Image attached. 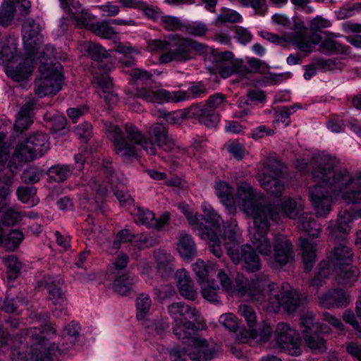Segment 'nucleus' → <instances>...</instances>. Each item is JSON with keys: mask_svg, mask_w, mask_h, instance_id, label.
Masks as SVG:
<instances>
[{"mask_svg": "<svg viewBox=\"0 0 361 361\" xmlns=\"http://www.w3.org/2000/svg\"><path fill=\"white\" fill-rule=\"evenodd\" d=\"M6 154L3 153L0 155V183L3 185L0 188V213L10 203L9 196L11 195V185L13 177V169L6 167L5 161Z\"/></svg>", "mask_w": 361, "mask_h": 361, "instance_id": "aec40b11", "label": "nucleus"}, {"mask_svg": "<svg viewBox=\"0 0 361 361\" xmlns=\"http://www.w3.org/2000/svg\"><path fill=\"white\" fill-rule=\"evenodd\" d=\"M192 269L198 279L200 284L212 280L217 271V268L214 264H207L202 259L196 261L192 265Z\"/></svg>", "mask_w": 361, "mask_h": 361, "instance_id": "c9c22d12", "label": "nucleus"}, {"mask_svg": "<svg viewBox=\"0 0 361 361\" xmlns=\"http://www.w3.org/2000/svg\"><path fill=\"white\" fill-rule=\"evenodd\" d=\"M216 71L218 74L223 78H227L233 74H237L241 78H246L251 73L249 68L243 64L242 60H224L217 62Z\"/></svg>", "mask_w": 361, "mask_h": 361, "instance_id": "a878e982", "label": "nucleus"}, {"mask_svg": "<svg viewBox=\"0 0 361 361\" xmlns=\"http://www.w3.org/2000/svg\"><path fill=\"white\" fill-rule=\"evenodd\" d=\"M89 30L96 35L105 39H112L116 35L114 27L110 26L109 22L106 20L91 24Z\"/></svg>", "mask_w": 361, "mask_h": 361, "instance_id": "49530a36", "label": "nucleus"}, {"mask_svg": "<svg viewBox=\"0 0 361 361\" xmlns=\"http://www.w3.org/2000/svg\"><path fill=\"white\" fill-rule=\"evenodd\" d=\"M235 282V290L238 295L260 303L267 312H277L280 304L276 298L278 286L271 281L268 275L260 274L248 280L243 274H238Z\"/></svg>", "mask_w": 361, "mask_h": 361, "instance_id": "7ed1b4c3", "label": "nucleus"}, {"mask_svg": "<svg viewBox=\"0 0 361 361\" xmlns=\"http://www.w3.org/2000/svg\"><path fill=\"white\" fill-rule=\"evenodd\" d=\"M23 239L24 234L21 231L13 229L6 235L4 234L1 247L6 251L14 252L18 248Z\"/></svg>", "mask_w": 361, "mask_h": 361, "instance_id": "c03bdc74", "label": "nucleus"}, {"mask_svg": "<svg viewBox=\"0 0 361 361\" xmlns=\"http://www.w3.org/2000/svg\"><path fill=\"white\" fill-rule=\"evenodd\" d=\"M318 299L319 305L326 309L346 307L350 302V295L340 288L329 290Z\"/></svg>", "mask_w": 361, "mask_h": 361, "instance_id": "b1692460", "label": "nucleus"}, {"mask_svg": "<svg viewBox=\"0 0 361 361\" xmlns=\"http://www.w3.org/2000/svg\"><path fill=\"white\" fill-rule=\"evenodd\" d=\"M152 301L149 296L147 294H140L136 300L137 314L136 317L137 320H144L151 307Z\"/></svg>", "mask_w": 361, "mask_h": 361, "instance_id": "864d4df0", "label": "nucleus"}, {"mask_svg": "<svg viewBox=\"0 0 361 361\" xmlns=\"http://www.w3.org/2000/svg\"><path fill=\"white\" fill-rule=\"evenodd\" d=\"M188 118L197 120L208 128L215 127L219 123V116L206 104H195L185 110Z\"/></svg>", "mask_w": 361, "mask_h": 361, "instance_id": "412c9836", "label": "nucleus"}, {"mask_svg": "<svg viewBox=\"0 0 361 361\" xmlns=\"http://www.w3.org/2000/svg\"><path fill=\"white\" fill-rule=\"evenodd\" d=\"M274 339L277 345L283 350H287L294 356L301 354L300 338L296 331L286 322H280L277 324Z\"/></svg>", "mask_w": 361, "mask_h": 361, "instance_id": "4468645a", "label": "nucleus"}, {"mask_svg": "<svg viewBox=\"0 0 361 361\" xmlns=\"http://www.w3.org/2000/svg\"><path fill=\"white\" fill-rule=\"evenodd\" d=\"M312 176L318 184L310 188V196L319 216H326L331 209L330 192L348 204L361 201V171L352 177L345 169H335L334 161L329 156L316 159Z\"/></svg>", "mask_w": 361, "mask_h": 361, "instance_id": "f257e3e1", "label": "nucleus"}, {"mask_svg": "<svg viewBox=\"0 0 361 361\" xmlns=\"http://www.w3.org/2000/svg\"><path fill=\"white\" fill-rule=\"evenodd\" d=\"M158 243V239L149 234L141 233L135 235V238L134 239V243L140 249L153 247Z\"/></svg>", "mask_w": 361, "mask_h": 361, "instance_id": "0e129e2a", "label": "nucleus"}, {"mask_svg": "<svg viewBox=\"0 0 361 361\" xmlns=\"http://www.w3.org/2000/svg\"><path fill=\"white\" fill-rule=\"evenodd\" d=\"M269 226L268 216L261 218L257 215L253 221V226L249 230V236L253 245L252 247L263 256H270L274 247L267 237Z\"/></svg>", "mask_w": 361, "mask_h": 361, "instance_id": "9b49d317", "label": "nucleus"}, {"mask_svg": "<svg viewBox=\"0 0 361 361\" xmlns=\"http://www.w3.org/2000/svg\"><path fill=\"white\" fill-rule=\"evenodd\" d=\"M303 338L310 348L320 352H324L326 350V341L316 332L305 334Z\"/></svg>", "mask_w": 361, "mask_h": 361, "instance_id": "6e6d98bb", "label": "nucleus"}, {"mask_svg": "<svg viewBox=\"0 0 361 361\" xmlns=\"http://www.w3.org/2000/svg\"><path fill=\"white\" fill-rule=\"evenodd\" d=\"M93 82L97 85V92L99 96L104 99L108 104L117 102V95L113 92V84L109 77L94 76Z\"/></svg>", "mask_w": 361, "mask_h": 361, "instance_id": "7c9ffc66", "label": "nucleus"}, {"mask_svg": "<svg viewBox=\"0 0 361 361\" xmlns=\"http://www.w3.org/2000/svg\"><path fill=\"white\" fill-rule=\"evenodd\" d=\"M202 286V297L212 302L217 303L219 302V286L213 279L200 284Z\"/></svg>", "mask_w": 361, "mask_h": 361, "instance_id": "09e8293b", "label": "nucleus"}, {"mask_svg": "<svg viewBox=\"0 0 361 361\" xmlns=\"http://www.w3.org/2000/svg\"><path fill=\"white\" fill-rule=\"evenodd\" d=\"M35 194L36 188L35 187H19L17 190L18 199L30 207L37 204L39 202L38 200L36 201L35 200Z\"/></svg>", "mask_w": 361, "mask_h": 361, "instance_id": "4d7b16f0", "label": "nucleus"}, {"mask_svg": "<svg viewBox=\"0 0 361 361\" xmlns=\"http://www.w3.org/2000/svg\"><path fill=\"white\" fill-rule=\"evenodd\" d=\"M61 70L62 66L58 61L42 63L39 66L40 75L35 81V94L40 98L57 94L63 80Z\"/></svg>", "mask_w": 361, "mask_h": 361, "instance_id": "0eeeda50", "label": "nucleus"}, {"mask_svg": "<svg viewBox=\"0 0 361 361\" xmlns=\"http://www.w3.org/2000/svg\"><path fill=\"white\" fill-rule=\"evenodd\" d=\"M35 105V101L30 100L21 107L14 123L16 131L23 133L31 126L32 123V111Z\"/></svg>", "mask_w": 361, "mask_h": 361, "instance_id": "72a5a7b5", "label": "nucleus"}, {"mask_svg": "<svg viewBox=\"0 0 361 361\" xmlns=\"http://www.w3.org/2000/svg\"><path fill=\"white\" fill-rule=\"evenodd\" d=\"M302 259L306 271H310L316 262V245L307 239H301Z\"/></svg>", "mask_w": 361, "mask_h": 361, "instance_id": "ea45409f", "label": "nucleus"}, {"mask_svg": "<svg viewBox=\"0 0 361 361\" xmlns=\"http://www.w3.org/2000/svg\"><path fill=\"white\" fill-rule=\"evenodd\" d=\"M168 312L173 319V332L177 338L184 343L191 341L194 345H204L205 339L195 336L199 328L200 314L196 307L185 304L183 302H173L168 306Z\"/></svg>", "mask_w": 361, "mask_h": 361, "instance_id": "423d86ee", "label": "nucleus"}, {"mask_svg": "<svg viewBox=\"0 0 361 361\" xmlns=\"http://www.w3.org/2000/svg\"><path fill=\"white\" fill-rule=\"evenodd\" d=\"M115 51L122 54L118 60L122 67H132L136 65L134 56L140 54V51L135 47L119 44L116 46Z\"/></svg>", "mask_w": 361, "mask_h": 361, "instance_id": "a19ab883", "label": "nucleus"}, {"mask_svg": "<svg viewBox=\"0 0 361 361\" xmlns=\"http://www.w3.org/2000/svg\"><path fill=\"white\" fill-rule=\"evenodd\" d=\"M282 164L274 158L267 159L258 173V180L261 187L268 193L280 197L285 187L279 179L282 176Z\"/></svg>", "mask_w": 361, "mask_h": 361, "instance_id": "9d476101", "label": "nucleus"}, {"mask_svg": "<svg viewBox=\"0 0 361 361\" xmlns=\"http://www.w3.org/2000/svg\"><path fill=\"white\" fill-rule=\"evenodd\" d=\"M135 221L146 225L148 227L161 229L169 220L170 215L165 212L159 219L155 218L154 214L148 210L137 207L134 213Z\"/></svg>", "mask_w": 361, "mask_h": 361, "instance_id": "cd10ccee", "label": "nucleus"}, {"mask_svg": "<svg viewBox=\"0 0 361 361\" xmlns=\"http://www.w3.org/2000/svg\"><path fill=\"white\" fill-rule=\"evenodd\" d=\"M23 40L27 54L37 56L42 42L40 25L32 18L25 20L23 24Z\"/></svg>", "mask_w": 361, "mask_h": 361, "instance_id": "a211bd4d", "label": "nucleus"}, {"mask_svg": "<svg viewBox=\"0 0 361 361\" xmlns=\"http://www.w3.org/2000/svg\"><path fill=\"white\" fill-rule=\"evenodd\" d=\"M159 25L168 32L182 31L184 23L176 16L164 15L159 18Z\"/></svg>", "mask_w": 361, "mask_h": 361, "instance_id": "8fccbe9b", "label": "nucleus"}, {"mask_svg": "<svg viewBox=\"0 0 361 361\" xmlns=\"http://www.w3.org/2000/svg\"><path fill=\"white\" fill-rule=\"evenodd\" d=\"M202 47L201 43L177 34L169 35L168 39H154L147 42V51L161 54L159 61L162 64L190 61L193 58L194 51H200Z\"/></svg>", "mask_w": 361, "mask_h": 361, "instance_id": "39448f33", "label": "nucleus"}, {"mask_svg": "<svg viewBox=\"0 0 361 361\" xmlns=\"http://www.w3.org/2000/svg\"><path fill=\"white\" fill-rule=\"evenodd\" d=\"M300 324L303 336L312 332H317L319 329L322 331L329 329L328 326L320 325L319 323L316 322L314 315L312 312H306L302 315Z\"/></svg>", "mask_w": 361, "mask_h": 361, "instance_id": "37998d69", "label": "nucleus"}, {"mask_svg": "<svg viewBox=\"0 0 361 361\" xmlns=\"http://www.w3.org/2000/svg\"><path fill=\"white\" fill-rule=\"evenodd\" d=\"M35 58V55L27 54L23 62L19 63L16 66H8L6 69V75L16 82L27 79L34 70Z\"/></svg>", "mask_w": 361, "mask_h": 361, "instance_id": "bb28decb", "label": "nucleus"}, {"mask_svg": "<svg viewBox=\"0 0 361 361\" xmlns=\"http://www.w3.org/2000/svg\"><path fill=\"white\" fill-rule=\"evenodd\" d=\"M298 226L307 234L312 237L319 236L322 228L316 221L312 213L302 212L298 217Z\"/></svg>", "mask_w": 361, "mask_h": 361, "instance_id": "f704fd0d", "label": "nucleus"}, {"mask_svg": "<svg viewBox=\"0 0 361 361\" xmlns=\"http://www.w3.org/2000/svg\"><path fill=\"white\" fill-rule=\"evenodd\" d=\"M303 205L300 202H296L291 197L285 198L281 204L275 208L271 205L273 217L268 216V221L273 219L276 221L279 216L288 217L291 219H298L300 214L303 211Z\"/></svg>", "mask_w": 361, "mask_h": 361, "instance_id": "393cba45", "label": "nucleus"}, {"mask_svg": "<svg viewBox=\"0 0 361 361\" xmlns=\"http://www.w3.org/2000/svg\"><path fill=\"white\" fill-rule=\"evenodd\" d=\"M135 96L148 102L164 104L183 101L187 98V93L181 90L169 92L164 89H159L154 91L147 87H142L137 89Z\"/></svg>", "mask_w": 361, "mask_h": 361, "instance_id": "f3484780", "label": "nucleus"}, {"mask_svg": "<svg viewBox=\"0 0 361 361\" xmlns=\"http://www.w3.org/2000/svg\"><path fill=\"white\" fill-rule=\"evenodd\" d=\"M85 50L87 56L97 62H100L109 56L108 51L97 43L89 42Z\"/></svg>", "mask_w": 361, "mask_h": 361, "instance_id": "5fc2aeb1", "label": "nucleus"}, {"mask_svg": "<svg viewBox=\"0 0 361 361\" xmlns=\"http://www.w3.org/2000/svg\"><path fill=\"white\" fill-rule=\"evenodd\" d=\"M148 135L147 139H153L154 145L164 151H173L176 147L175 140L169 135L168 128L161 123H153L148 130Z\"/></svg>", "mask_w": 361, "mask_h": 361, "instance_id": "4be33fe9", "label": "nucleus"}, {"mask_svg": "<svg viewBox=\"0 0 361 361\" xmlns=\"http://www.w3.org/2000/svg\"><path fill=\"white\" fill-rule=\"evenodd\" d=\"M336 273L335 280L336 282L345 287H350L357 281L360 275L359 269L355 267L345 264L331 268Z\"/></svg>", "mask_w": 361, "mask_h": 361, "instance_id": "c756f323", "label": "nucleus"}, {"mask_svg": "<svg viewBox=\"0 0 361 361\" xmlns=\"http://www.w3.org/2000/svg\"><path fill=\"white\" fill-rule=\"evenodd\" d=\"M18 2L19 0H8L2 4L0 8V25L6 27L11 23L16 13V3Z\"/></svg>", "mask_w": 361, "mask_h": 361, "instance_id": "de8ad7c7", "label": "nucleus"}, {"mask_svg": "<svg viewBox=\"0 0 361 361\" xmlns=\"http://www.w3.org/2000/svg\"><path fill=\"white\" fill-rule=\"evenodd\" d=\"M63 282L61 279L57 281H46L45 288L49 293V300L51 302L62 300L65 298L63 290Z\"/></svg>", "mask_w": 361, "mask_h": 361, "instance_id": "603ef678", "label": "nucleus"}, {"mask_svg": "<svg viewBox=\"0 0 361 361\" xmlns=\"http://www.w3.org/2000/svg\"><path fill=\"white\" fill-rule=\"evenodd\" d=\"M111 276L112 278H114L113 283L114 291L121 295H127L135 283L134 278L130 277L128 274Z\"/></svg>", "mask_w": 361, "mask_h": 361, "instance_id": "58836bf2", "label": "nucleus"}, {"mask_svg": "<svg viewBox=\"0 0 361 361\" xmlns=\"http://www.w3.org/2000/svg\"><path fill=\"white\" fill-rule=\"evenodd\" d=\"M177 250L181 257L187 261H191L197 255L195 243L192 236L186 233H182L177 243Z\"/></svg>", "mask_w": 361, "mask_h": 361, "instance_id": "473e14b6", "label": "nucleus"}, {"mask_svg": "<svg viewBox=\"0 0 361 361\" xmlns=\"http://www.w3.org/2000/svg\"><path fill=\"white\" fill-rule=\"evenodd\" d=\"M228 255L234 264H240L242 269L247 272L255 273L261 269V259L254 247L248 244L240 247H228Z\"/></svg>", "mask_w": 361, "mask_h": 361, "instance_id": "f8f14e48", "label": "nucleus"}, {"mask_svg": "<svg viewBox=\"0 0 361 361\" xmlns=\"http://www.w3.org/2000/svg\"><path fill=\"white\" fill-rule=\"evenodd\" d=\"M20 334L30 338L32 342L31 361H52L54 345L51 346L49 342L44 339L39 329H23Z\"/></svg>", "mask_w": 361, "mask_h": 361, "instance_id": "ddd939ff", "label": "nucleus"}, {"mask_svg": "<svg viewBox=\"0 0 361 361\" xmlns=\"http://www.w3.org/2000/svg\"><path fill=\"white\" fill-rule=\"evenodd\" d=\"M334 243L332 259L331 262L322 261L319 263L317 274L312 280V286H322L324 279L328 277L331 268L349 264L351 261L353 253L352 249L347 245L346 238H338Z\"/></svg>", "mask_w": 361, "mask_h": 361, "instance_id": "1a4fd4ad", "label": "nucleus"}, {"mask_svg": "<svg viewBox=\"0 0 361 361\" xmlns=\"http://www.w3.org/2000/svg\"><path fill=\"white\" fill-rule=\"evenodd\" d=\"M4 135L0 133V155L3 153L6 154L5 165L6 167L13 168L14 169V176L19 166H22L23 163L31 161L38 157V155L34 151L33 148L29 146L30 144L27 143V141L25 140L24 142L18 145L11 160L8 162L10 153L8 149L4 146Z\"/></svg>", "mask_w": 361, "mask_h": 361, "instance_id": "2eb2a0df", "label": "nucleus"}, {"mask_svg": "<svg viewBox=\"0 0 361 361\" xmlns=\"http://www.w3.org/2000/svg\"><path fill=\"white\" fill-rule=\"evenodd\" d=\"M288 37L301 51L307 53L312 51L305 27H296L293 32L288 35Z\"/></svg>", "mask_w": 361, "mask_h": 361, "instance_id": "79ce46f5", "label": "nucleus"}, {"mask_svg": "<svg viewBox=\"0 0 361 361\" xmlns=\"http://www.w3.org/2000/svg\"><path fill=\"white\" fill-rule=\"evenodd\" d=\"M238 313L246 321L250 328L254 327L257 324V315L255 310L250 305L241 304L238 306Z\"/></svg>", "mask_w": 361, "mask_h": 361, "instance_id": "052dcab7", "label": "nucleus"}, {"mask_svg": "<svg viewBox=\"0 0 361 361\" xmlns=\"http://www.w3.org/2000/svg\"><path fill=\"white\" fill-rule=\"evenodd\" d=\"M216 193L221 202L226 207L233 204L234 199L232 188L226 182H219L215 186Z\"/></svg>", "mask_w": 361, "mask_h": 361, "instance_id": "3c124183", "label": "nucleus"}, {"mask_svg": "<svg viewBox=\"0 0 361 361\" xmlns=\"http://www.w3.org/2000/svg\"><path fill=\"white\" fill-rule=\"evenodd\" d=\"M187 344L185 347L180 349L178 347L173 348L170 352V358L171 361H186V355L193 361H205L210 360L214 357V350L212 349H205L207 346V342L204 345H194L192 342L188 341L184 343Z\"/></svg>", "mask_w": 361, "mask_h": 361, "instance_id": "dca6fc26", "label": "nucleus"}, {"mask_svg": "<svg viewBox=\"0 0 361 361\" xmlns=\"http://www.w3.org/2000/svg\"><path fill=\"white\" fill-rule=\"evenodd\" d=\"M237 203L240 209L249 215H252L253 221L259 215L261 218L274 215L270 204H262V195L256 192L247 183H241L237 188Z\"/></svg>", "mask_w": 361, "mask_h": 361, "instance_id": "6e6552de", "label": "nucleus"}, {"mask_svg": "<svg viewBox=\"0 0 361 361\" xmlns=\"http://www.w3.org/2000/svg\"><path fill=\"white\" fill-rule=\"evenodd\" d=\"M273 266L276 268L283 267L294 260V252L291 242L288 238L278 234L274 240Z\"/></svg>", "mask_w": 361, "mask_h": 361, "instance_id": "6ab92c4d", "label": "nucleus"}, {"mask_svg": "<svg viewBox=\"0 0 361 361\" xmlns=\"http://www.w3.org/2000/svg\"><path fill=\"white\" fill-rule=\"evenodd\" d=\"M154 259L158 272L161 276H166L173 271L174 258L170 253L165 250H159L155 252Z\"/></svg>", "mask_w": 361, "mask_h": 361, "instance_id": "e433bc0d", "label": "nucleus"}, {"mask_svg": "<svg viewBox=\"0 0 361 361\" xmlns=\"http://www.w3.org/2000/svg\"><path fill=\"white\" fill-rule=\"evenodd\" d=\"M226 147L228 152L237 160H241L245 154L244 146L238 141L229 142Z\"/></svg>", "mask_w": 361, "mask_h": 361, "instance_id": "774afa93", "label": "nucleus"}, {"mask_svg": "<svg viewBox=\"0 0 361 361\" xmlns=\"http://www.w3.org/2000/svg\"><path fill=\"white\" fill-rule=\"evenodd\" d=\"M183 30L190 35L195 37H202L207 33V26L202 22H192L190 23H184Z\"/></svg>", "mask_w": 361, "mask_h": 361, "instance_id": "680f3d73", "label": "nucleus"}, {"mask_svg": "<svg viewBox=\"0 0 361 361\" xmlns=\"http://www.w3.org/2000/svg\"><path fill=\"white\" fill-rule=\"evenodd\" d=\"M314 66L324 71H331L335 70H342L343 64L338 59H319L315 61Z\"/></svg>", "mask_w": 361, "mask_h": 361, "instance_id": "bf43d9fd", "label": "nucleus"}, {"mask_svg": "<svg viewBox=\"0 0 361 361\" xmlns=\"http://www.w3.org/2000/svg\"><path fill=\"white\" fill-rule=\"evenodd\" d=\"M73 170V169L69 165L56 164L51 166L47 174L50 179L61 183L71 175Z\"/></svg>", "mask_w": 361, "mask_h": 361, "instance_id": "a18cd8bd", "label": "nucleus"}, {"mask_svg": "<svg viewBox=\"0 0 361 361\" xmlns=\"http://www.w3.org/2000/svg\"><path fill=\"white\" fill-rule=\"evenodd\" d=\"M243 18L241 15L235 10L224 8L221 13L217 16L216 21L221 24L230 23H240Z\"/></svg>", "mask_w": 361, "mask_h": 361, "instance_id": "13d9d810", "label": "nucleus"}, {"mask_svg": "<svg viewBox=\"0 0 361 361\" xmlns=\"http://www.w3.org/2000/svg\"><path fill=\"white\" fill-rule=\"evenodd\" d=\"M128 263V257L125 253H121L112 265L109 267V271L110 275H116L126 274L125 268Z\"/></svg>", "mask_w": 361, "mask_h": 361, "instance_id": "e2e57ef3", "label": "nucleus"}, {"mask_svg": "<svg viewBox=\"0 0 361 361\" xmlns=\"http://www.w3.org/2000/svg\"><path fill=\"white\" fill-rule=\"evenodd\" d=\"M279 290L278 289L277 299L279 300V305L277 309V312L279 310L281 307H283L284 311L288 313L295 312L301 304V299L298 293L294 289H290L288 290L281 293L280 296Z\"/></svg>", "mask_w": 361, "mask_h": 361, "instance_id": "2f4dec72", "label": "nucleus"}, {"mask_svg": "<svg viewBox=\"0 0 361 361\" xmlns=\"http://www.w3.org/2000/svg\"><path fill=\"white\" fill-rule=\"evenodd\" d=\"M5 262L8 269V278L11 279H16L21 269V263L14 255L6 258Z\"/></svg>", "mask_w": 361, "mask_h": 361, "instance_id": "69168bd1", "label": "nucleus"}, {"mask_svg": "<svg viewBox=\"0 0 361 361\" xmlns=\"http://www.w3.org/2000/svg\"><path fill=\"white\" fill-rule=\"evenodd\" d=\"M73 20L75 27L78 28H90L91 24L90 22L92 20V15L85 9L80 14L70 18Z\"/></svg>", "mask_w": 361, "mask_h": 361, "instance_id": "338daca9", "label": "nucleus"}, {"mask_svg": "<svg viewBox=\"0 0 361 361\" xmlns=\"http://www.w3.org/2000/svg\"><path fill=\"white\" fill-rule=\"evenodd\" d=\"M125 131L126 137L118 126L110 124L106 129V135L114 144L116 154L126 160L136 158L137 149L135 145H140L148 155L157 154V149L154 142L147 139L134 124L127 123Z\"/></svg>", "mask_w": 361, "mask_h": 361, "instance_id": "20e7f679", "label": "nucleus"}, {"mask_svg": "<svg viewBox=\"0 0 361 361\" xmlns=\"http://www.w3.org/2000/svg\"><path fill=\"white\" fill-rule=\"evenodd\" d=\"M176 279L180 295L185 300L194 301L197 297V292L189 273L183 269L178 270Z\"/></svg>", "mask_w": 361, "mask_h": 361, "instance_id": "c85d7f7f", "label": "nucleus"}, {"mask_svg": "<svg viewBox=\"0 0 361 361\" xmlns=\"http://www.w3.org/2000/svg\"><path fill=\"white\" fill-rule=\"evenodd\" d=\"M26 140L38 157L44 155L49 149V137L46 133H36L30 135Z\"/></svg>", "mask_w": 361, "mask_h": 361, "instance_id": "4c0bfd02", "label": "nucleus"}, {"mask_svg": "<svg viewBox=\"0 0 361 361\" xmlns=\"http://www.w3.org/2000/svg\"><path fill=\"white\" fill-rule=\"evenodd\" d=\"M178 208L185 215L189 224L198 232L199 236L208 241L210 252L216 257H221L223 250L219 239L222 223L220 216L211 206L206 204L202 205L204 214L190 211L188 205L185 203H180Z\"/></svg>", "mask_w": 361, "mask_h": 361, "instance_id": "f03ea898", "label": "nucleus"}, {"mask_svg": "<svg viewBox=\"0 0 361 361\" xmlns=\"http://www.w3.org/2000/svg\"><path fill=\"white\" fill-rule=\"evenodd\" d=\"M354 218L353 211L345 209L339 212L336 224L328 226L329 235L334 241L338 238H346V235L351 230Z\"/></svg>", "mask_w": 361, "mask_h": 361, "instance_id": "5701e85b", "label": "nucleus"}]
</instances>
